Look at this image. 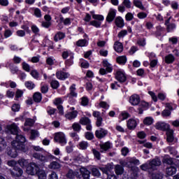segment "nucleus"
<instances>
[{"mask_svg":"<svg viewBox=\"0 0 179 179\" xmlns=\"http://www.w3.org/2000/svg\"><path fill=\"white\" fill-rule=\"evenodd\" d=\"M7 132L8 134H12L13 135H17L15 140L12 141L11 145L13 148L9 150L7 152L8 156L10 157H16L17 156V151L21 150V152H27V146L24 145L26 143V138L19 134V128L15 123L7 126Z\"/></svg>","mask_w":179,"mask_h":179,"instance_id":"1","label":"nucleus"},{"mask_svg":"<svg viewBox=\"0 0 179 179\" xmlns=\"http://www.w3.org/2000/svg\"><path fill=\"white\" fill-rule=\"evenodd\" d=\"M27 174H29V176H34L35 174H37L38 179H47V173H45V171L40 169L38 166L35 163L29 164L27 166Z\"/></svg>","mask_w":179,"mask_h":179,"instance_id":"2","label":"nucleus"},{"mask_svg":"<svg viewBox=\"0 0 179 179\" xmlns=\"http://www.w3.org/2000/svg\"><path fill=\"white\" fill-rule=\"evenodd\" d=\"M162 164V161H160V159L155 158L150 162L148 165V164H144L141 166V170H143V171H146L148 169H151L152 170H156V167H159Z\"/></svg>","mask_w":179,"mask_h":179,"instance_id":"3","label":"nucleus"},{"mask_svg":"<svg viewBox=\"0 0 179 179\" xmlns=\"http://www.w3.org/2000/svg\"><path fill=\"white\" fill-rule=\"evenodd\" d=\"M113 169L114 166L113 164H108L105 167H100L99 170L108 176V179H117V176H115V175H110V173L113 171Z\"/></svg>","mask_w":179,"mask_h":179,"instance_id":"4","label":"nucleus"},{"mask_svg":"<svg viewBox=\"0 0 179 179\" xmlns=\"http://www.w3.org/2000/svg\"><path fill=\"white\" fill-rule=\"evenodd\" d=\"M54 139L55 142H57L58 143H60L62 146L64 145H66V136H65V134L64 132H57L55 134Z\"/></svg>","mask_w":179,"mask_h":179,"instance_id":"5","label":"nucleus"},{"mask_svg":"<svg viewBox=\"0 0 179 179\" xmlns=\"http://www.w3.org/2000/svg\"><path fill=\"white\" fill-rule=\"evenodd\" d=\"M139 124V119L136 117L130 118L127 120V127L128 129H135Z\"/></svg>","mask_w":179,"mask_h":179,"instance_id":"6","label":"nucleus"},{"mask_svg":"<svg viewBox=\"0 0 179 179\" xmlns=\"http://www.w3.org/2000/svg\"><path fill=\"white\" fill-rule=\"evenodd\" d=\"M115 78L118 82L122 83L127 80V76H125V72L123 70L119 69L115 74Z\"/></svg>","mask_w":179,"mask_h":179,"instance_id":"7","label":"nucleus"},{"mask_svg":"<svg viewBox=\"0 0 179 179\" xmlns=\"http://www.w3.org/2000/svg\"><path fill=\"white\" fill-rule=\"evenodd\" d=\"M11 176L15 178H17V177H21L23 174V170L19 167H14L13 171H10Z\"/></svg>","mask_w":179,"mask_h":179,"instance_id":"8","label":"nucleus"},{"mask_svg":"<svg viewBox=\"0 0 179 179\" xmlns=\"http://www.w3.org/2000/svg\"><path fill=\"white\" fill-rule=\"evenodd\" d=\"M141 101V98L138 94H133L129 98V103L131 106H138Z\"/></svg>","mask_w":179,"mask_h":179,"instance_id":"9","label":"nucleus"},{"mask_svg":"<svg viewBox=\"0 0 179 179\" xmlns=\"http://www.w3.org/2000/svg\"><path fill=\"white\" fill-rule=\"evenodd\" d=\"M117 10L110 8L106 17L107 22H113V20H114V19L115 18Z\"/></svg>","mask_w":179,"mask_h":179,"instance_id":"10","label":"nucleus"},{"mask_svg":"<svg viewBox=\"0 0 179 179\" xmlns=\"http://www.w3.org/2000/svg\"><path fill=\"white\" fill-rule=\"evenodd\" d=\"M35 120L33 119H26V121L24 122V125L23 127V131H27L30 130L29 127H33L34 125Z\"/></svg>","mask_w":179,"mask_h":179,"instance_id":"11","label":"nucleus"},{"mask_svg":"<svg viewBox=\"0 0 179 179\" xmlns=\"http://www.w3.org/2000/svg\"><path fill=\"white\" fill-rule=\"evenodd\" d=\"M56 76L57 79H59L60 80H65V79H68L71 75L69 74V73H65L64 71H58L56 73Z\"/></svg>","mask_w":179,"mask_h":179,"instance_id":"12","label":"nucleus"},{"mask_svg":"<svg viewBox=\"0 0 179 179\" xmlns=\"http://www.w3.org/2000/svg\"><path fill=\"white\" fill-rule=\"evenodd\" d=\"M107 134H108L107 130L104 129H99L96 130L95 132V135L96 138H98L99 139H101V138H104V136H106Z\"/></svg>","mask_w":179,"mask_h":179,"instance_id":"13","label":"nucleus"},{"mask_svg":"<svg viewBox=\"0 0 179 179\" xmlns=\"http://www.w3.org/2000/svg\"><path fill=\"white\" fill-rule=\"evenodd\" d=\"M155 128L159 131H166V129H169V124L165 122H157L155 124Z\"/></svg>","mask_w":179,"mask_h":179,"instance_id":"14","label":"nucleus"},{"mask_svg":"<svg viewBox=\"0 0 179 179\" xmlns=\"http://www.w3.org/2000/svg\"><path fill=\"white\" fill-rule=\"evenodd\" d=\"M167 176H174L177 173V168L174 165L168 166L166 170Z\"/></svg>","mask_w":179,"mask_h":179,"instance_id":"15","label":"nucleus"},{"mask_svg":"<svg viewBox=\"0 0 179 179\" xmlns=\"http://www.w3.org/2000/svg\"><path fill=\"white\" fill-rule=\"evenodd\" d=\"M78 117V110L69 111L65 115L67 120H75Z\"/></svg>","mask_w":179,"mask_h":179,"instance_id":"16","label":"nucleus"},{"mask_svg":"<svg viewBox=\"0 0 179 179\" xmlns=\"http://www.w3.org/2000/svg\"><path fill=\"white\" fill-rule=\"evenodd\" d=\"M111 148V143L110 142H106L103 144L100 145V152L101 153H104Z\"/></svg>","mask_w":179,"mask_h":179,"instance_id":"17","label":"nucleus"},{"mask_svg":"<svg viewBox=\"0 0 179 179\" xmlns=\"http://www.w3.org/2000/svg\"><path fill=\"white\" fill-rule=\"evenodd\" d=\"M114 50L116 52H122L124 50V47L122 46V43L120 42H115L114 44Z\"/></svg>","mask_w":179,"mask_h":179,"instance_id":"18","label":"nucleus"},{"mask_svg":"<svg viewBox=\"0 0 179 179\" xmlns=\"http://www.w3.org/2000/svg\"><path fill=\"white\" fill-rule=\"evenodd\" d=\"M80 171L83 177V179H89V177H90V172L87 169L85 168H81Z\"/></svg>","mask_w":179,"mask_h":179,"instance_id":"19","label":"nucleus"},{"mask_svg":"<svg viewBox=\"0 0 179 179\" xmlns=\"http://www.w3.org/2000/svg\"><path fill=\"white\" fill-rule=\"evenodd\" d=\"M61 164L55 161L52 162L48 166V168L51 170H59Z\"/></svg>","mask_w":179,"mask_h":179,"instance_id":"20","label":"nucleus"},{"mask_svg":"<svg viewBox=\"0 0 179 179\" xmlns=\"http://www.w3.org/2000/svg\"><path fill=\"white\" fill-rule=\"evenodd\" d=\"M173 130L172 129H168L166 131V135H167V141L169 142V143H171L174 141V136L173 135Z\"/></svg>","mask_w":179,"mask_h":179,"instance_id":"21","label":"nucleus"},{"mask_svg":"<svg viewBox=\"0 0 179 179\" xmlns=\"http://www.w3.org/2000/svg\"><path fill=\"white\" fill-rule=\"evenodd\" d=\"M70 90V96H72V97H78V93H76V85L73 84L69 87Z\"/></svg>","mask_w":179,"mask_h":179,"instance_id":"22","label":"nucleus"},{"mask_svg":"<svg viewBox=\"0 0 179 179\" xmlns=\"http://www.w3.org/2000/svg\"><path fill=\"white\" fill-rule=\"evenodd\" d=\"M115 172L117 176H121L124 173V168L120 165H116L115 166Z\"/></svg>","mask_w":179,"mask_h":179,"instance_id":"23","label":"nucleus"},{"mask_svg":"<svg viewBox=\"0 0 179 179\" xmlns=\"http://www.w3.org/2000/svg\"><path fill=\"white\" fill-rule=\"evenodd\" d=\"M115 24L117 27H124V19L121 17H117L115 19Z\"/></svg>","mask_w":179,"mask_h":179,"instance_id":"24","label":"nucleus"},{"mask_svg":"<svg viewBox=\"0 0 179 179\" xmlns=\"http://www.w3.org/2000/svg\"><path fill=\"white\" fill-rule=\"evenodd\" d=\"M65 38V34L59 31L57 32L54 37L55 41H59V40H62V38Z\"/></svg>","mask_w":179,"mask_h":179,"instance_id":"25","label":"nucleus"},{"mask_svg":"<svg viewBox=\"0 0 179 179\" xmlns=\"http://www.w3.org/2000/svg\"><path fill=\"white\" fill-rule=\"evenodd\" d=\"M62 57L64 59H66V58H71V59H73V53L71 51H64L62 53Z\"/></svg>","mask_w":179,"mask_h":179,"instance_id":"26","label":"nucleus"},{"mask_svg":"<svg viewBox=\"0 0 179 179\" xmlns=\"http://www.w3.org/2000/svg\"><path fill=\"white\" fill-rule=\"evenodd\" d=\"M33 157H34L35 159H38V160H41V162L47 161V158L45 156L38 154V152H34L33 154Z\"/></svg>","mask_w":179,"mask_h":179,"instance_id":"27","label":"nucleus"},{"mask_svg":"<svg viewBox=\"0 0 179 179\" xmlns=\"http://www.w3.org/2000/svg\"><path fill=\"white\" fill-rule=\"evenodd\" d=\"M128 118H129V113L125 111L122 112L119 115V120L120 121H124Z\"/></svg>","mask_w":179,"mask_h":179,"instance_id":"28","label":"nucleus"},{"mask_svg":"<svg viewBox=\"0 0 179 179\" xmlns=\"http://www.w3.org/2000/svg\"><path fill=\"white\" fill-rule=\"evenodd\" d=\"M117 64H120V65H124L127 63V57L125 56H120L117 58Z\"/></svg>","mask_w":179,"mask_h":179,"instance_id":"29","label":"nucleus"},{"mask_svg":"<svg viewBox=\"0 0 179 179\" xmlns=\"http://www.w3.org/2000/svg\"><path fill=\"white\" fill-rule=\"evenodd\" d=\"M41 99H43V96H41V94L40 92H36L34 94V101H36V103H40L41 101Z\"/></svg>","mask_w":179,"mask_h":179,"instance_id":"30","label":"nucleus"},{"mask_svg":"<svg viewBox=\"0 0 179 179\" xmlns=\"http://www.w3.org/2000/svg\"><path fill=\"white\" fill-rule=\"evenodd\" d=\"M170 19H171V17H169L165 22V24L167 25V29L169 31H171L173 30H174V29H176V24H169V22H170ZM169 24V25H168Z\"/></svg>","mask_w":179,"mask_h":179,"instance_id":"31","label":"nucleus"},{"mask_svg":"<svg viewBox=\"0 0 179 179\" xmlns=\"http://www.w3.org/2000/svg\"><path fill=\"white\" fill-rule=\"evenodd\" d=\"M165 62L166 64H173V62H174V56H173V55H168L166 56Z\"/></svg>","mask_w":179,"mask_h":179,"instance_id":"32","label":"nucleus"},{"mask_svg":"<svg viewBox=\"0 0 179 179\" xmlns=\"http://www.w3.org/2000/svg\"><path fill=\"white\" fill-rule=\"evenodd\" d=\"M134 5L136 6V8H138L142 10L145 9V7H143V4H142V1H141L140 0H134Z\"/></svg>","mask_w":179,"mask_h":179,"instance_id":"33","label":"nucleus"},{"mask_svg":"<svg viewBox=\"0 0 179 179\" xmlns=\"http://www.w3.org/2000/svg\"><path fill=\"white\" fill-rule=\"evenodd\" d=\"M80 124H81L82 125H87L90 124V119L86 117H81L80 120Z\"/></svg>","mask_w":179,"mask_h":179,"instance_id":"34","label":"nucleus"},{"mask_svg":"<svg viewBox=\"0 0 179 179\" xmlns=\"http://www.w3.org/2000/svg\"><path fill=\"white\" fill-rule=\"evenodd\" d=\"M40 134L38 133V131L37 130H31V136L30 139H36V138H38Z\"/></svg>","mask_w":179,"mask_h":179,"instance_id":"35","label":"nucleus"},{"mask_svg":"<svg viewBox=\"0 0 179 179\" xmlns=\"http://www.w3.org/2000/svg\"><path fill=\"white\" fill-rule=\"evenodd\" d=\"M144 125H152L153 124V118L147 117L143 120Z\"/></svg>","mask_w":179,"mask_h":179,"instance_id":"36","label":"nucleus"},{"mask_svg":"<svg viewBox=\"0 0 179 179\" xmlns=\"http://www.w3.org/2000/svg\"><path fill=\"white\" fill-rule=\"evenodd\" d=\"M92 19H94V20H98V22H102L103 20H104V16L101 15L92 14Z\"/></svg>","mask_w":179,"mask_h":179,"instance_id":"37","label":"nucleus"},{"mask_svg":"<svg viewBox=\"0 0 179 179\" xmlns=\"http://www.w3.org/2000/svg\"><path fill=\"white\" fill-rule=\"evenodd\" d=\"M87 146H89V143L86 141H81L79 143V148L81 150H86V149H87Z\"/></svg>","mask_w":179,"mask_h":179,"instance_id":"38","label":"nucleus"},{"mask_svg":"<svg viewBox=\"0 0 179 179\" xmlns=\"http://www.w3.org/2000/svg\"><path fill=\"white\" fill-rule=\"evenodd\" d=\"M18 164L21 167H27V166H29V161L24 159H21L18 161Z\"/></svg>","mask_w":179,"mask_h":179,"instance_id":"39","label":"nucleus"},{"mask_svg":"<svg viewBox=\"0 0 179 179\" xmlns=\"http://www.w3.org/2000/svg\"><path fill=\"white\" fill-rule=\"evenodd\" d=\"M76 44L78 47H85V45H87V41L85 39H80L78 41H77Z\"/></svg>","mask_w":179,"mask_h":179,"instance_id":"40","label":"nucleus"},{"mask_svg":"<svg viewBox=\"0 0 179 179\" xmlns=\"http://www.w3.org/2000/svg\"><path fill=\"white\" fill-rule=\"evenodd\" d=\"M103 66L106 67L107 72H111V71H113V69H111V65H110V63H108V61L103 60Z\"/></svg>","mask_w":179,"mask_h":179,"instance_id":"41","label":"nucleus"},{"mask_svg":"<svg viewBox=\"0 0 179 179\" xmlns=\"http://www.w3.org/2000/svg\"><path fill=\"white\" fill-rule=\"evenodd\" d=\"M90 24H91V26H94V27L99 28L100 27V26H101V22L93 20L90 22Z\"/></svg>","mask_w":179,"mask_h":179,"instance_id":"42","label":"nucleus"},{"mask_svg":"<svg viewBox=\"0 0 179 179\" xmlns=\"http://www.w3.org/2000/svg\"><path fill=\"white\" fill-rule=\"evenodd\" d=\"M129 163H130L131 164H136L137 166H139V164H141V162H139V160L135 157L130 158L129 159Z\"/></svg>","mask_w":179,"mask_h":179,"instance_id":"43","label":"nucleus"},{"mask_svg":"<svg viewBox=\"0 0 179 179\" xmlns=\"http://www.w3.org/2000/svg\"><path fill=\"white\" fill-rule=\"evenodd\" d=\"M46 64L50 66L54 65L55 64V59L54 57H48L46 59Z\"/></svg>","mask_w":179,"mask_h":179,"instance_id":"44","label":"nucleus"},{"mask_svg":"<svg viewBox=\"0 0 179 179\" xmlns=\"http://www.w3.org/2000/svg\"><path fill=\"white\" fill-rule=\"evenodd\" d=\"M25 86L29 90H32V89H34V83H33L31 81H27L25 83Z\"/></svg>","mask_w":179,"mask_h":179,"instance_id":"45","label":"nucleus"},{"mask_svg":"<svg viewBox=\"0 0 179 179\" xmlns=\"http://www.w3.org/2000/svg\"><path fill=\"white\" fill-rule=\"evenodd\" d=\"M163 163L169 164V166H174V164H173V159L169 157L164 158L163 160Z\"/></svg>","mask_w":179,"mask_h":179,"instance_id":"46","label":"nucleus"},{"mask_svg":"<svg viewBox=\"0 0 179 179\" xmlns=\"http://www.w3.org/2000/svg\"><path fill=\"white\" fill-rule=\"evenodd\" d=\"M34 15L36 17H41V10H40V8H34Z\"/></svg>","mask_w":179,"mask_h":179,"instance_id":"47","label":"nucleus"},{"mask_svg":"<svg viewBox=\"0 0 179 179\" xmlns=\"http://www.w3.org/2000/svg\"><path fill=\"white\" fill-rule=\"evenodd\" d=\"M31 29L34 34H38L40 33V29H38V27L36 25H31Z\"/></svg>","mask_w":179,"mask_h":179,"instance_id":"48","label":"nucleus"},{"mask_svg":"<svg viewBox=\"0 0 179 179\" xmlns=\"http://www.w3.org/2000/svg\"><path fill=\"white\" fill-rule=\"evenodd\" d=\"M6 148V143H5V140L3 138H0V152L2 151L3 149Z\"/></svg>","mask_w":179,"mask_h":179,"instance_id":"49","label":"nucleus"},{"mask_svg":"<svg viewBox=\"0 0 179 179\" xmlns=\"http://www.w3.org/2000/svg\"><path fill=\"white\" fill-rule=\"evenodd\" d=\"M23 96V91L22 90H17L15 92V100L20 99Z\"/></svg>","mask_w":179,"mask_h":179,"instance_id":"50","label":"nucleus"},{"mask_svg":"<svg viewBox=\"0 0 179 179\" xmlns=\"http://www.w3.org/2000/svg\"><path fill=\"white\" fill-rule=\"evenodd\" d=\"M50 85H51L52 89H58V87H59V83L55 80H52L50 83Z\"/></svg>","mask_w":179,"mask_h":179,"instance_id":"51","label":"nucleus"},{"mask_svg":"<svg viewBox=\"0 0 179 179\" xmlns=\"http://www.w3.org/2000/svg\"><path fill=\"white\" fill-rule=\"evenodd\" d=\"M87 104H89V99H87V97L86 96H83L81 98V105L86 106H87Z\"/></svg>","mask_w":179,"mask_h":179,"instance_id":"52","label":"nucleus"},{"mask_svg":"<svg viewBox=\"0 0 179 179\" xmlns=\"http://www.w3.org/2000/svg\"><path fill=\"white\" fill-rule=\"evenodd\" d=\"M75 176H78V175L76 174V172H73V171L72 170H69L66 175L68 178H74Z\"/></svg>","mask_w":179,"mask_h":179,"instance_id":"53","label":"nucleus"},{"mask_svg":"<svg viewBox=\"0 0 179 179\" xmlns=\"http://www.w3.org/2000/svg\"><path fill=\"white\" fill-rule=\"evenodd\" d=\"M99 106L101 107V108H105L106 110H108L110 107V105H108V103H107L106 101H101L99 103Z\"/></svg>","mask_w":179,"mask_h":179,"instance_id":"54","label":"nucleus"},{"mask_svg":"<svg viewBox=\"0 0 179 179\" xmlns=\"http://www.w3.org/2000/svg\"><path fill=\"white\" fill-rule=\"evenodd\" d=\"M92 153H93L94 157H96V159H97V160H100V159H101L100 152L97 151L96 149H92Z\"/></svg>","mask_w":179,"mask_h":179,"instance_id":"55","label":"nucleus"},{"mask_svg":"<svg viewBox=\"0 0 179 179\" xmlns=\"http://www.w3.org/2000/svg\"><path fill=\"white\" fill-rule=\"evenodd\" d=\"M12 111H13L14 113H17V111H19V110H20V105L17 104V103H14L12 106Z\"/></svg>","mask_w":179,"mask_h":179,"instance_id":"56","label":"nucleus"},{"mask_svg":"<svg viewBox=\"0 0 179 179\" xmlns=\"http://www.w3.org/2000/svg\"><path fill=\"white\" fill-rule=\"evenodd\" d=\"M65 65L66 68H69V66H71V65H73V59H71L69 57V59L66 60Z\"/></svg>","mask_w":179,"mask_h":179,"instance_id":"57","label":"nucleus"},{"mask_svg":"<svg viewBox=\"0 0 179 179\" xmlns=\"http://www.w3.org/2000/svg\"><path fill=\"white\" fill-rule=\"evenodd\" d=\"M92 175L94 176V177H100V171H99V169L96 168H92Z\"/></svg>","mask_w":179,"mask_h":179,"instance_id":"58","label":"nucleus"},{"mask_svg":"<svg viewBox=\"0 0 179 179\" xmlns=\"http://www.w3.org/2000/svg\"><path fill=\"white\" fill-rule=\"evenodd\" d=\"M76 160L78 162H87V160H89V158H87V157H83V155H79Z\"/></svg>","mask_w":179,"mask_h":179,"instance_id":"59","label":"nucleus"},{"mask_svg":"<svg viewBox=\"0 0 179 179\" xmlns=\"http://www.w3.org/2000/svg\"><path fill=\"white\" fill-rule=\"evenodd\" d=\"M147 17L148 14L144 12H140L137 14V17H138V19H145Z\"/></svg>","mask_w":179,"mask_h":179,"instance_id":"60","label":"nucleus"},{"mask_svg":"<svg viewBox=\"0 0 179 179\" xmlns=\"http://www.w3.org/2000/svg\"><path fill=\"white\" fill-rule=\"evenodd\" d=\"M162 117H170V115H171V111H170L169 110L165 109L162 113Z\"/></svg>","mask_w":179,"mask_h":179,"instance_id":"61","label":"nucleus"},{"mask_svg":"<svg viewBox=\"0 0 179 179\" xmlns=\"http://www.w3.org/2000/svg\"><path fill=\"white\" fill-rule=\"evenodd\" d=\"M122 5H124L125 6V8H127L128 9H129L131 8V1L129 0H124L122 2Z\"/></svg>","mask_w":179,"mask_h":179,"instance_id":"62","label":"nucleus"},{"mask_svg":"<svg viewBox=\"0 0 179 179\" xmlns=\"http://www.w3.org/2000/svg\"><path fill=\"white\" fill-rule=\"evenodd\" d=\"M152 178L153 179H162L163 178V175L162 173H153Z\"/></svg>","mask_w":179,"mask_h":179,"instance_id":"63","label":"nucleus"},{"mask_svg":"<svg viewBox=\"0 0 179 179\" xmlns=\"http://www.w3.org/2000/svg\"><path fill=\"white\" fill-rule=\"evenodd\" d=\"M49 179H58V175L57 173L52 171L51 174L49 175Z\"/></svg>","mask_w":179,"mask_h":179,"instance_id":"64","label":"nucleus"}]
</instances>
